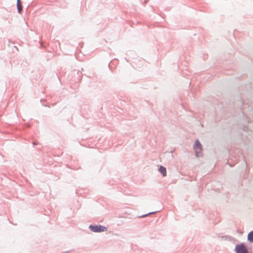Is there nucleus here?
Instances as JSON below:
<instances>
[{
    "label": "nucleus",
    "mask_w": 253,
    "mask_h": 253,
    "mask_svg": "<svg viewBox=\"0 0 253 253\" xmlns=\"http://www.w3.org/2000/svg\"><path fill=\"white\" fill-rule=\"evenodd\" d=\"M88 228L91 232L94 233L105 232L108 229L107 227L100 224H90Z\"/></svg>",
    "instance_id": "nucleus-1"
},
{
    "label": "nucleus",
    "mask_w": 253,
    "mask_h": 253,
    "mask_svg": "<svg viewBox=\"0 0 253 253\" xmlns=\"http://www.w3.org/2000/svg\"><path fill=\"white\" fill-rule=\"evenodd\" d=\"M250 249L249 247H247L246 243L242 242L236 245L234 252L236 253H249L248 250Z\"/></svg>",
    "instance_id": "nucleus-2"
},
{
    "label": "nucleus",
    "mask_w": 253,
    "mask_h": 253,
    "mask_svg": "<svg viewBox=\"0 0 253 253\" xmlns=\"http://www.w3.org/2000/svg\"><path fill=\"white\" fill-rule=\"evenodd\" d=\"M118 62V61H116V59H114V60H111L109 63L108 67L112 72H113V70L115 69Z\"/></svg>",
    "instance_id": "nucleus-3"
},
{
    "label": "nucleus",
    "mask_w": 253,
    "mask_h": 253,
    "mask_svg": "<svg viewBox=\"0 0 253 253\" xmlns=\"http://www.w3.org/2000/svg\"><path fill=\"white\" fill-rule=\"evenodd\" d=\"M193 148L194 150H202L203 149V146L200 141L198 139H197L193 144Z\"/></svg>",
    "instance_id": "nucleus-4"
},
{
    "label": "nucleus",
    "mask_w": 253,
    "mask_h": 253,
    "mask_svg": "<svg viewBox=\"0 0 253 253\" xmlns=\"http://www.w3.org/2000/svg\"><path fill=\"white\" fill-rule=\"evenodd\" d=\"M158 170L163 176L167 175V169L164 166L162 165L158 166Z\"/></svg>",
    "instance_id": "nucleus-5"
},
{
    "label": "nucleus",
    "mask_w": 253,
    "mask_h": 253,
    "mask_svg": "<svg viewBox=\"0 0 253 253\" xmlns=\"http://www.w3.org/2000/svg\"><path fill=\"white\" fill-rule=\"evenodd\" d=\"M247 241L250 243H253V230L249 232L247 235Z\"/></svg>",
    "instance_id": "nucleus-6"
},
{
    "label": "nucleus",
    "mask_w": 253,
    "mask_h": 253,
    "mask_svg": "<svg viewBox=\"0 0 253 253\" xmlns=\"http://www.w3.org/2000/svg\"><path fill=\"white\" fill-rule=\"evenodd\" d=\"M20 0H17V9L18 13L21 14L22 11L23 6L21 3L20 2Z\"/></svg>",
    "instance_id": "nucleus-7"
},
{
    "label": "nucleus",
    "mask_w": 253,
    "mask_h": 253,
    "mask_svg": "<svg viewBox=\"0 0 253 253\" xmlns=\"http://www.w3.org/2000/svg\"><path fill=\"white\" fill-rule=\"evenodd\" d=\"M194 151H195V156L197 158H199V157H201L202 156V152H201L202 150H194Z\"/></svg>",
    "instance_id": "nucleus-8"
},
{
    "label": "nucleus",
    "mask_w": 253,
    "mask_h": 253,
    "mask_svg": "<svg viewBox=\"0 0 253 253\" xmlns=\"http://www.w3.org/2000/svg\"><path fill=\"white\" fill-rule=\"evenodd\" d=\"M152 211V212H149L148 213H146V214H144L141 216H139L138 217H140V218H143V217H146L147 215H148L149 214H153V213H155L158 211Z\"/></svg>",
    "instance_id": "nucleus-9"
},
{
    "label": "nucleus",
    "mask_w": 253,
    "mask_h": 253,
    "mask_svg": "<svg viewBox=\"0 0 253 253\" xmlns=\"http://www.w3.org/2000/svg\"><path fill=\"white\" fill-rule=\"evenodd\" d=\"M222 238H224V237H223ZM224 238H225V240H226L232 241V240H234V238H232V237H231L230 236H224Z\"/></svg>",
    "instance_id": "nucleus-10"
},
{
    "label": "nucleus",
    "mask_w": 253,
    "mask_h": 253,
    "mask_svg": "<svg viewBox=\"0 0 253 253\" xmlns=\"http://www.w3.org/2000/svg\"><path fill=\"white\" fill-rule=\"evenodd\" d=\"M148 2V0H145L144 2V4H146Z\"/></svg>",
    "instance_id": "nucleus-11"
},
{
    "label": "nucleus",
    "mask_w": 253,
    "mask_h": 253,
    "mask_svg": "<svg viewBox=\"0 0 253 253\" xmlns=\"http://www.w3.org/2000/svg\"><path fill=\"white\" fill-rule=\"evenodd\" d=\"M70 251H67L66 252H62L61 253H69Z\"/></svg>",
    "instance_id": "nucleus-12"
},
{
    "label": "nucleus",
    "mask_w": 253,
    "mask_h": 253,
    "mask_svg": "<svg viewBox=\"0 0 253 253\" xmlns=\"http://www.w3.org/2000/svg\"><path fill=\"white\" fill-rule=\"evenodd\" d=\"M42 105L46 107H49V106H48L47 104H42Z\"/></svg>",
    "instance_id": "nucleus-13"
}]
</instances>
